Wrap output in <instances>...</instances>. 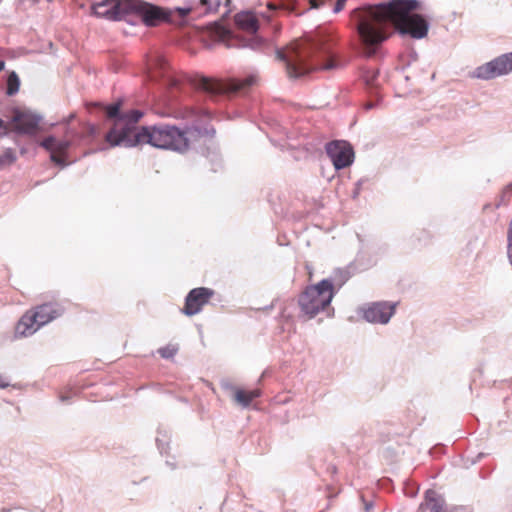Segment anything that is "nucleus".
<instances>
[{"mask_svg": "<svg viewBox=\"0 0 512 512\" xmlns=\"http://www.w3.org/2000/svg\"><path fill=\"white\" fill-rule=\"evenodd\" d=\"M173 116L186 121L188 126L180 129L175 125L161 124L143 126L139 131L125 128L120 133L115 129L106 134V141L111 146L133 147L149 144L159 149L184 153L190 149L193 142L215 133L210 125L211 114L207 110L186 106L175 110Z\"/></svg>", "mask_w": 512, "mask_h": 512, "instance_id": "f257e3e1", "label": "nucleus"}, {"mask_svg": "<svg viewBox=\"0 0 512 512\" xmlns=\"http://www.w3.org/2000/svg\"><path fill=\"white\" fill-rule=\"evenodd\" d=\"M417 0H392L387 4L354 10L357 32L363 53L372 56L387 39L386 28L392 23L401 34L421 39L427 35L428 23L419 14Z\"/></svg>", "mask_w": 512, "mask_h": 512, "instance_id": "f03ea898", "label": "nucleus"}, {"mask_svg": "<svg viewBox=\"0 0 512 512\" xmlns=\"http://www.w3.org/2000/svg\"><path fill=\"white\" fill-rule=\"evenodd\" d=\"M277 58L285 62L290 78H298L314 71H329L340 66L326 38L297 40L277 50Z\"/></svg>", "mask_w": 512, "mask_h": 512, "instance_id": "7ed1b4c3", "label": "nucleus"}, {"mask_svg": "<svg viewBox=\"0 0 512 512\" xmlns=\"http://www.w3.org/2000/svg\"><path fill=\"white\" fill-rule=\"evenodd\" d=\"M64 313V308L57 302H48L37 305L27 310L15 327V334L18 337L33 335L42 326L57 319Z\"/></svg>", "mask_w": 512, "mask_h": 512, "instance_id": "20e7f679", "label": "nucleus"}, {"mask_svg": "<svg viewBox=\"0 0 512 512\" xmlns=\"http://www.w3.org/2000/svg\"><path fill=\"white\" fill-rule=\"evenodd\" d=\"M333 297V283L324 279L316 285L306 287L299 296L298 304L301 311L311 319L324 311L330 305Z\"/></svg>", "mask_w": 512, "mask_h": 512, "instance_id": "39448f33", "label": "nucleus"}, {"mask_svg": "<svg viewBox=\"0 0 512 512\" xmlns=\"http://www.w3.org/2000/svg\"><path fill=\"white\" fill-rule=\"evenodd\" d=\"M134 9L147 26H157L163 22L180 24L192 10L190 7L174 10L164 9L143 1L135 2Z\"/></svg>", "mask_w": 512, "mask_h": 512, "instance_id": "423d86ee", "label": "nucleus"}, {"mask_svg": "<svg viewBox=\"0 0 512 512\" xmlns=\"http://www.w3.org/2000/svg\"><path fill=\"white\" fill-rule=\"evenodd\" d=\"M255 82V78L250 76L245 79H231L228 82H222L212 78L201 77L196 80L195 86L212 94L224 92H237L244 90Z\"/></svg>", "mask_w": 512, "mask_h": 512, "instance_id": "0eeeda50", "label": "nucleus"}, {"mask_svg": "<svg viewBox=\"0 0 512 512\" xmlns=\"http://www.w3.org/2000/svg\"><path fill=\"white\" fill-rule=\"evenodd\" d=\"M512 72V52L500 55L475 69L473 77L478 79H494Z\"/></svg>", "mask_w": 512, "mask_h": 512, "instance_id": "6e6552de", "label": "nucleus"}, {"mask_svg": "<svg viewBox=\"0 0 512 512\" xmlns=\"http://www.w3.org/2000/svg\"><path fill=\"white\" fill-rule=\"evenodd\" d=\"M326 153L337 170L350 166L354 159L353 149L346 141L329 142L326 145Z\"/></svg>", "mask_w": 512, "mask_h": 512, "instance_id": "1a4fd4ad", "label": "nucleus"}, {"mask_svg": "<svg viewBox=\"0 0 512 512\" xmlns=\"http://www.w3.org/2000/svg\"><path fill=\"white\" fill-rule=\"evenodd\" d=\"M214 294V290L206 287L192 289L186 296L182 312L187 316L198 314Z\"/></svg>", "mask_w": 512, "mask_h": 512, "instance_id": "9d476101", "label": "nucleus"}, {"mask_svg": "<svg viewBox=\"0 0 512 512\" xmlns=\"http://www.w3.org/2000/svg\"><path fill=\"white\" fill-rule=\"evenodd\" d=\"M395 304L376 302L364 309V318L372 323L386 324L395 313Z\"/></svg>", "mask_w": 512, "mask_h": 512, "instance_id": "9b49d317", "label": "nucleus"}, {"mask_svg": "<svg viewBox=\"0 0 512 512\" xmlns=\"http://www.w3.org/2000/svg\"><path fill=\"white\" fill-rule=\"evenodd\" d=\"M40 145L50 152L51 161L57 165H66L67 151L70 146L69 141L58 140L53 136L45 138Z\"/></svg>", "mask_w": 512, "mask_h": 512, "instance_id": "f8f14e48", "label": "nucleus"}, {"mask_svg": "<svg viewBox=\"0 0 512 512\" xmlns=\"http://www.w3.org/2000/svg\"><path fill=\"white\" fill-rule=\"evenodd\" d=\"M12 123L13 130L22 134L33 135L39 128V119L35 115L21 110L14 111Z\"/></svg>", "mask_w": 512, "mask_h": 512, "instance_id": "ddd939ff", "label": "nucleus"}, {"mask_svg": "<svg viewBox=\"0 0 512 512\" xmlns=\"http://www.w3.org/2000/svg\"><path fill=\"white\" fill-rule=\"evenodd\" d=\"M458 508L448 509L445 499L434 490L425 493L424 501L419 506V512H457Z\"/></svg>", "mask_w": 512, "mask_h": 512, "instance_id": "4468645a", "label": "nucleus"}, {"mask_svg": "<svg viewBox=\"0 0 512 512\" xmlns=\"http://www.w3.org/2000/svg\"><path fill=\"white\" fill-rule=\"evenodd\" d=\"M96 16L104 17L109 20H118L122 16L121 5L118 0H102L92 6Z\"/></svg>", "mask_w": 512, "mask_h": 512, "instance_id": "2eb2a0df", "label": "nucleus"}, {"mask_svg": "<svg viewBox=\"0 0 512 512\" xmlns=\"http://www.w3.org/2000/svg\"><path fill=\"white\" fill-rule=\"evenodd\" d=\"M142 117V113L138 110H131L126 114L121 115L114 124V127L110 130L113 131L117 129V132L120 133L125 128H131L134 131H139L141 128H135L133 125L137 123Z\"/></svg>", "mask_w": 512, "mask_h": 512, "instance_id": "dca6fc26", "label": "nucleus"}, {"mask_svg": "<svg viewBox=\"0 0 512 512\" xmlns=\"http://www.w3.org/2000/svg\"><path fill=\"white\" fill-rule=\"evenodd\" d=\"M233 400L242 407H248L250 403L261 396L260 389L245 390L239 387H233Z\"/></svg>", "mask_w": 512, "mask_h": 512, "instance_id": "f3484780", "label": "nucleus"}, {"mask_svg": "<svg viewBox=\"0 0 512 512\" xmlns=\"http://www.w3.org/2000/svg\"><path fill=\"white\" fill-rule=\"evenodd\" d=\"M236 23L246 31L256 32L258 29V21L253 14L243 13L236 16Z\"/></svg>", "mask_w": 512, "mask_h": 512, "instance_id": "a211bd4d", "label": "nucleus"}, {"mask_svg": "<svg viewBox=\"0 0 512 512\" xmlns=\"http://www.w3.org/2000/svg\"><path fill=\"white\" fill-rule=\"evenodd\" d=\"M20 80L16 72L12 71L7 78L6 93L9 96L16 94L19 91Z\"/></svg>", "mask_w": 512, "mask_h": 512, "instance_id": "6ab92c4d", "label": "nucleus"}, {"mask_svg": "<svg viewBox=\"0 0 512 512\" xmlns=\"http://www.w3.org/2000/svg\"><path fill=\"white\" fill-rule=\"evenodd\" d=\"M177 351H178V348L176 345L169 344L165 347L160 348L158 350V353L160 354L161 357H163L165 359H170L176 355Z\"/></svg>", "mask_w": 512, "mask_h": 512, "instance_id": "aec40b11", "label": "nucleus"}, {"mask_svg": "<svg viewBox=\"0 0 512 512\" xmlns=\"http://www.w3.org/2000/svg\"><path fill=\"white\" fill-rule=\"evenodd\" d=\"M120 103H114L109 106H107L106 109V115L108 118H116V120L119 118V111H120Z\"/></svg>", "mask_w": 512, "mask_h": 512, "instance_id": "412c9836", "label": "nucleus"}, {"mask_svg": "<svg viewBox=\"0 0 512 512\" xmlns=\"http://www.w3.org/2000/svg\"><path fill=\"white\" fill-rule=\"evenodd\" d=\"M507 256L510 264L512 265V218L509 223L508 231H507Z\"/></svg>", "mask_w": 512, "mask_h": 512, "instance_id": "4be33fe9", "label": "nucleus"}, {"mask_svg": "<svg viewBox=\"0 0 512 512\" xmlns=\"http://www.w3.org/2000/svg\"><path fill=\"white\" fill-rule=\"evenodd\" d=\"M202 5H208L207 11H216L219 7L218 0H201Z\"/></svg>", "mask_w": 512, "mask_h": 512, "instance_id": "5701e85b", "label": "nucleus"}, {"mask_svg": "<svg viewBox=\"0 0 512 512\" xmlns=\"http://www.w3.org/2000/svg\"><path fill=\"white\" fill-rule=\"evenodd\" d=\"M155 66L161 71L164 73V71L166 70V68L168 67V62L166 59H164L163 57H158L156 60H155Z\"/></svg>", "mask_w": 512, "mask_h": 512, "instance_id": "b1692460", "label": "nucleus"}, {"mask_svg": "<svg viewBox=\"0 0 512 512\" xmlns=\"http://www.w3.org/2000/svg\"><path fill=\"white\" fill-rule=\"evenodd\" d=\"M2 162L7 161L8 163H13L15 161V155L11 150H8L3 155V158L1 159Z\"/></svg>", "mask_w": 512, "mask_h": 512, "instance_id": "393cba45", "label": "nucleus"}, {"mask_svg": "<svg viewBox=\"0 0 512 512\" xmlns=\"http://www.w3.org/2000/svg\"><path fill=\"white\" fill-rule=\"evenodd\" d=\"M377 75H378V73L374 71V72H372L371 76H365V81H366L367 85L374 86V81L377 78Z\"/></svg>", "mask_w": 512, "mask_h": 512, "instance_id": "a878e982", "label": "nucleus"}, {"mask_svg": "<svg viewBox=\"0 0 512 512\" xmlns=\"http://www.w3.org/2000/svg\"><path fill=\"white\" fill-rule=\"evenodd\" d=\"M345 2H346V0H337L335 7H334V12H336V13L340 12L345 6Z\"/></svg>", "mask_w": 512, "mask_h": 512, "instance_id": "bb28decb", "label": "nucleus"}, {"mask_svg": "<svg viewBox=\"0 0 512 512\" xmlns=\"http://www.w3.org/2000/svg\"><path fill=\"white\" fill-rule=\"evenodd\" d=\"M325 0H310L309 3L312 8H319L324 4Z\"/></svg>", "mask_w": 512, "mask_h": 512, "instance_id": "cd10ccee", "label": "nucleus"}, {"mask_svg": "<svg viewBox=\"0 0 512 512\" xmlns=\"http://www.w3.org/2000/svg\"><path fill=\"white\" fill-rule=\"evenodd\" d=\"M9 383L0 375V388H5Z\"/></svg>", "mask_w": 512, "mask_h": 512, "instance_id": "c85d7f7f", "label": "nucleus"}, {"mask_svg": "<svg viewBox=\"0 0 512 512\" xmlns=\"http://www.w3.org/2000/svg\"><path fill=\"white\" fill-rule=\"evenodd\" d=\"M0 129L7 130V125L5 124V122L1 118H0Z\"/></svg>", "mask_w": 512, "mask_h": 512, "instance_id": "c756f323", "label": "nucleus"}, {"mask_svg": "<svg viewBox=\"0 0 512 512\" xmlns=\"http://www.w3.org/2000/svg\"><path fill=\"white\" fill-rule=\"evenodd\" d=\"M5 67V62L0 60V71H2Z\"/></svg>", "mask_w": 512, "mask_h": 512, "instance_id": "7c9ffc66", "label": "nucleus"}, {"mask_svg": "<svg viewBox=\"0 0 512 512\" xmlns=\"http://www.w3.org/2000/svg\"><path fill=\"white\" fill-rule=\"evenodd\" d=\"M171 85L172 86H176L177 85V81L176 80H172Z\"/></svg>", "mask_w": 512, "mask_h": 512, "instance_id": "2f4dec72", "label": "nucleus"}]
</instances>
